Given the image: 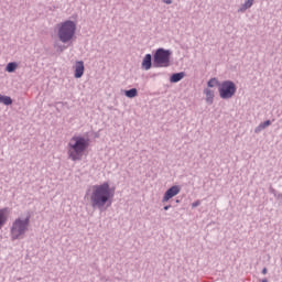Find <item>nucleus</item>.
Instances as JSON below:
<instances>
[{"label": "nucleus", "instance_id": "f3484780", "mask_svg": "<svg viewBox=\"0 0 282 282\" xmlns=\"http://www.w3.org/2000/svg\"><path fill=\"white\" fill-rule=\"evenodd\" d=\"M0 105L9 107V105H12V98L10 96L0 95Z\"/></svg>", "mask_w": 282, "mask_h": 282}, {"label": "nucleus", "instance_id": "dca6fc26", "mask_svg": "<svg viewBox=\"0 0 282 282\" xmlns=\"http://www.w3.org/2000/svg\"><path fill=\"white\" fill-rule=\"evenodd\" d=\"M219 85H221V83H219V79L214 77V78H210L207 82V88L206 89H213V87H218L219 88Z\"/></svg>", "mask_w": 282, "mask_h": 282}, {"label": "nucleus", "instance_id": "9d476101", "mask_svg": "<svg viewBox=\"0 0 282 282\" xmlns=\"http://www.w3.org/2000/svg\"><path fill=\"white\" fill-rule=\"evenodd\" d=\"M252 6H254V0H245V2L240 4V7L238 8V12L240 14H243V12H246L247 10H250Z\"/></svg>", "mask_w": 282, "mask_h": 282}, {"label": "nucleus", "instance_id": "20e7f679", "mask_svg": "<svg viewBox=\"0 0 282 282\" xmlns=\"http://www.w3.org/2000/svg\"><path fill=\"white\" fill-rule=\"evenodd\" d=\"M28 230H30V217H18L12 223L10 230L12 241H17V239H24Z\"/></svg>", "mask_w": 282, "mask_h": 282}, {"label": "nucleus", "instance_id": "9b49d317", "mask_svg": "<svg viewBox=\"0 0 282 282\" xmlns=\"http://www.w3.org/2000/svg\"><path fill=\"white\" fill-rule=\"evenodd\" d=\"M151 54H147L142 61V68L145 69V72H149L151 69Z\"/></svg>", "mask_w": 282, "mask_h": 282}, {"label": "nucleus", "instance_id": "b1692460", "mask_svg": "<svg viewBox=\"0 0 282 282\" xmlns=\"http://www.w3.org/2000/svg\"><path fill=\"white\" fill-rule=\"evenodd\" d=\"M261 282H268V279H263Z\"/></svg>", "mask_w": 282, "mask_h": 282}, {"label": "nucleus", "instance_id": "6ab92c4d", "mask_svg": "<svg viewBox=\"0 0 282 282\" xmlns=\"http://www.w3.org/2000/svg\"><path fill=\"white\" fill-rule=\"evenodd\" d=\"M197 206H202V200H196L192 203V208H197Z\"/></svg>", "mask_w": 282, "mask_h": 282}, {"label": "nucleus", "instance_id": "f257e3e1", "mask_svg": "<svg viewBox=\"0 0 282 282\" xmlns=\"http://www.w3.org/2000/svg\"><path fill=\"white\" fill-rule=\"evenodd\" d=\"M116 188L111 187L109 182L90 186L85 194V199H88L91 208L97 210H107L113 202Z\"/></svg>", "mask_w": 282, "mask_h": 282}, {"label": "nucleus", "instance_id": "5701e85b", "mask_svg": "<svg viewBox=\"0 0 282 282\" xmlns=\"http://www.w3.org/2000/svg\"><path fill=\"white\" fill-rule=\"evenodd\" d=\"M171 208V205L164 206V210H169Z\"/></svg>", "mask_w": 282, "mask_h": 282}, {"label": "nucleus", "instance_id": "4468645a", "mask_svg": "<svg viewBox=\"0 0 282 282\" xmlns=\"http://www.w3.org/2000/svg\"><path fill=\"white\" fill-rule=\"evenodd\" d=\"M270 124H272V121H270V120L261 122L258 127H256L254 133H261V131H263L264 129H268V127H270Z\"/></svg>", "mask_w": 282, "mask_h": 282}, {"label": "nucleus", "instance_id": "423d86ee", "mask_svg": "<svg viewBox=\"0 0 282 282\" xmlns=\"http://www.w3.org/2000/svg\"><path fill=\"white\" fill-rule=\"evenodd\" d=\"M171 50L158 48L154 54V67H171Z\"/></svg>", "mask_w": 282, "mask_h": 282}, {"label": "nucleus", "instance_id": "f03ea898", "mask_svg": "<svg viewBox=\"0 0 282 282\" xmlns=\"http://www.w3.org/2000/svg\"><path fill=\"white\" fill-rule=\"evenodd\" d=\"M67 155L72 162H80L85 155V151L89 149V139L83 135H74L67 143Z\"/></svg>", "mask_w": 282, "mask_h": 282}, {"label": "nucleus", "instance_id": "4be33fe9", "mask_svg": "<svg viewBox=\"0 0 282 282\" xmlns=\"http://www.w3.org/2000/svg\"><path fill=\"white\" fill-rule=\"evenodd\" d=\"M262 274H268V269L267 268L262 269Z\"/></svg>", "mask_w": 282, "mask_h": 282}, {"label": "nucleus", "instance_id": "7ed1b4c3", "mask_svg": "<svg viewBox=\"0 0 282 282\" xmlns=\"http://www.w3.org/2000/svg\"><path fill=\"white\" fill-rule=\"evenodd\" d=\"M57 39L64 45H68L76 39V22L66 20L56 25Z\"/></svg>", "mask_w": 282, "mask_h": 282}, {"label": "nucleus", "instance_id": "a211bd4d", "mask_svg": "<svg viewBox=\"0 0 282 282\" xmlns=\"http://www.w3.org/2000/svg\"><path fill=\"white\" fill-rule=\"evenodd\" d=\"M124 96L127 98H135V97H138V89L131 88L130 90H124Z\"/></svg>", "mask_w": 282, "mask_h": 282}, {"label": "nucleus", "instance_id": "0eeeda50", "mask_svg": "<svg viewBox=\"0 0 282 282\" xmlns=\"http://www.w3.org/2000/svg\"><path fill=\"white\" fill-rule=\"evenodd\" d=\"M182 192V186L180 185H174L170 187L163 195L162 203L166 204L170 199H173V197H176V195H180Z\"/></svg>", "mask_w": 282, "mask_h": 282}, {"label": "nucleus", "instance_id": "6e6552de", "mask_svg": "<svg viewBox=\"0 0 282 282\" xmlns=\"http://www.w3.org/2000/svg\"><path fill=\"white\" fill-rule=\"evenodd\" d=\"M74 72L75 78H83V75L85 74V62L77 61L74 65Z\"/></svg>", "mask_w": 282, "mask_h": 282}, {"label": "nucleus", "instance_id": "39448f33", "mask_svg": "<svg viewBox=\"0 0 282 282\" xmlns=\"http://www.w3.org/2000/svg\"><path fill=\"white\" fill-rule=\"evenodd\" d=\"M218 94L221 100H230L237 94V85L232 80H224L218 85Z\"/></svg>", "mask_w": 282, "mask_h": 282}, {"label": "nucleus", "instance_id": "ddd939ff", "mask_svg": "<svg viewBox=\"0 0 282 282\" xmlns=\"http://www.w3.org/2000/svg\"><path fill=\"white\" fill-rule=\"evenodd\" d=\"M6 221H8V209H0V230L6 225Z\"/></svg>", "mask_w": 282, "mask_h": 282}, {"label": "nucleus", "instance_id": "aec40b11", "mask_svg": "<svg viewBox=\"0 0 282 282\" xmlns=\"http://www.w3.org/2000/svg\"><path fill=\"white\" fill-rule=\"evenodd\" d=\"M163 3H166V6H171V3H173V0H163Z\"/></svg>", "mask_w": 282, "mask_h": 282}, {"label": "nucleus", "instance_id": "f8f14e48", "mask_svg": "<svg viewBox=\"0 0 282 282\" xmlns=\"http://www.w3.org/2000/svg\"><path fill=\"white\" fill-rule=\"evenodd\" d=\"M184 76H186V73H175L170 77V83H180V80H183Z\"/></svg>", "mask_w": 282, "mask_h": 282}, {"label": "nucleus", "instance_id": "1a4fd4ad", "mask_svg": "<svg viewBox=\"0 0 282 282\" xmlns=\"http://www.w3.org/2000/svg\"><path fill=\"white\" fill-rule=\"evenodd\" d=\"M203 94L206 105H213L215 102V90L213 88H204Z\"/></svg>", "mask_w": 282, "mask_h": 282}, {"label": "nucleus", "instance_id": "412c9836", "mask_svg": "<svg viewBox=\"0 0 282 282\" xmlns=\"http://www.w3.org/2000/svg\"><path fill=\"white\" fill-rule=\"evenodd\" d=\"M57 52H65V46H58Z\"/></svg>", "mask_w": 282, "mask_h": 282}, {"label": "nucleus", "instance_id": "2eb2a0df", "mask_svg": "<svg viewBox=\"0 0 282 282\" xmlns=\"http://www.w3.org/2000/svg\"><path fill=\"white\" fill-rule=\"evenodd\" d=\"M18 67H19V64L17 62H10L6 66V72H8L9 74H12V73L17 72Z\"/></svg>", "mask_w": 282, "mask_h": 282}]
</instances>
